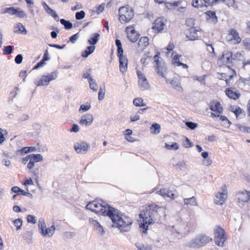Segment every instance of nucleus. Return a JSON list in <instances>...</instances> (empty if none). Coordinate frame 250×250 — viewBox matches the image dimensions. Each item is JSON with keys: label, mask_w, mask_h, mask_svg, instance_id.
<instances>
[{"label": "nucleus", "mask_w": 250, "mask_h": 250, "mask_svg": "<svg viewBox=\"0 0 250 250\" xmlns=\"http://www.w3.org/2000/svg\"><path fill=\"white\" fill-rule=\"evenodd\" d=\"M85 208L97 214L108 216L113 223L112 226L118 228L121 231L127 232L131 229L132 219L102 200L90 202Z\"/></svg>", "instance_id": "obj_1"}, {"label": "nucleus", "mask_w": 250, "mask_h": 250, "mask_svg": "<svg viewBox=\"0 0 250 250\" xmlns=\"http://www.w3.org/2000/svg\"><path fill=\"white\" fill-rule=\"evenodd\" d=\"M161 210H163L162 208L156 205L152 204L146 208L144 213L139 214L140 217L143 220V222L139 224V227L143 233H147L148 225L155 222L158 212Z\"/></svg>", "instance_id": "obj_2"}, {"label": "nucleus", "mask_w": 250, "mask_h": 250, "mask_svg": "<svg viewBox=\"0 0 250 250\" xmlns=\"http://www.w3.org/2000/svg\"><path fill=\"white\" fill-rule=\"evenodd\" d=\"M161 53L157 50H155V55L153 57L154 65V68L156 73L163 78H166L165 73L167 70V64L166 62H161L160 61L161 58Z\"/></svg>", "instance_id": "obj_3"}, {"label": "nucleus", "mask_w": 250, "mask_h": 250, "mask_svg": "<svg viewBox=\"0 0 250 250\" xmlns=\"http://www.w3.org/2000/svg\"><path fill=\"white\" fill-rule=\"evenodd\" d=\"M212 240V238L205 234H200L187 243V246L190 248L199 249L204 247Z\"/></svg>", "instance_id": "obj_4"}, {"label": "nucleus", "mask_w": 250, "mask_h": 250, "mask_svg": "<svg viewBox=\"0 0 250 250\" xmlns=\"http://www.w3.org/2000/svg\"><path fill=\"white\" fill-rule=\"evenodd\" d=\"M57 77L58 72L54 71L46 75H42L39 80L34 82V83L37 86H47L51 81L56 79Z\"/></svg>", "instance_id": "obj_5"}, {"label": "nucleus", "mask_w": 250, "mask_h": 250, "mask_svg": "<svg viewBox=\"0 0 250 250\" xmlns=\"http://www.w3.org/2000/svg\"><path fill=\"white\" fill-rule=\"evenodd\" d=\"M125 31L127 39L132 43L136 42L140 36L139 32L135 30L134 24L126 26Z\"/></svg>", "instance_id": "obj_6"}, {"label": "nucleus", "mask_w": 250, "mask_h": 250, "mask_svg": "<svg viewBox=\"0 0 250 250\" xmlns=\"http://www.w3.org/2000/svg\"><path fill=\"white\" fill-rule=\"evenodd\" d=\"M214 241L215 244L218 246L223 247L224 242L226 239L225 230L223 228L218 227L214 229Z\"/></svg>", "instance_id": "obj_7"}, {"label": "nucleus", "mask_w": 250, "mask_h": 250, "mask_svg": "<svg viewBox=\"0 0 250 250\" xmlns=\"http://www.w3.org/2000/svg\"><path fill=\"white\" fill-rule=\"evenodd\" d=\"M165 21H167V20L163 17H159L154 21L152 29L154 30L155 33L162 32L166 27Z\"/></svg>", "instance_id": "obj_8"}, {"label": "nucleus", "mask_w": 250, "mask_h": 250, "mask_svg": "<svg viewBox=\"0 0 250 250\" xmlns=\"http://www.w3.org/2000/svg\"><path fill=\"white\" fill-rule=\"evenodd\" d=\"M2 13H8L12 15H15L19 18H23L24 17H26L25 12L18 7L11 6L6 7L4 9Z\"/></svg>", "instance_id": "obj_9"}, {"label": "nucleus", "mask_w": 250, "mask_h": 250, "mask_svg": "<svg viewBox=\"0 0 250 250\" xmlns=\"http://www.w3.org/2000/svg\"><path fill=\"white\" fill-rule=\"evenodd\" d=\"M138 78V85L142 91L147 90L150 87V85L145 74L141 71L137 70L136 71Z\"/></svg>", "instance_id": "obj_10"}, {"label": "nucleus", "mask_w": 250, "mask_h": 250, "mask_svg": "<svg viewBox=\"0 0 250 250\" xmlns=\"http://www.w3.org/2000/svg\"><path fill=\"white\" fill-rule=\"evenodd\" d=\"M209 109L214 113L222 114L223 112L224 108L220 102L217 100H212L208 104Z\"/></svg>", "instance_id": "obj_11"}, {"label": "nucleus", "mask_w": 250, "mask_h": 250, "mask_svg": "<svg viewBox=\"0 0 250 250\" xmlns=\"http://www.w3.org/2000/svg\"><path fill=\"white\" fill-rule=\"evenodd\" d=\"M226 96L230 99L237 100L241 96V93L235 87L226 88L225 90Z\"/></svg>", "instance_id": "obj_12"}, {"label": "nucleus", "mask_w": 250, "mask_h": 250, "mask_svg": "<svg viewBox=\"0 0 250 250\" xmlns=\"http://www.w3.org/2000/svg\"><path fill=\"white\" fill-rule=\"evenodd\" d=\"M74 148L77 153L84 154L90 148V145L85 142H78L74 144Z\"/></svg>", "instance_id": "obj_13"}, {"label": "nucleus", "mask_w": 250, "mask_h": 250, "mask_svg": "<svg viewBox=\"0 0 250 250\" xmlns=\"http://www.w3.org/2000/svg\"><path fill=\"white\" fill-rule=\"evenodd\" d=\"M227 198V190L226 188L222 189V192H219L216 195L214 203L216 205H222L225 203Z\"/></svg>", "instance_id": "obj_14"}, {"label": "nucleus", "mask_w": 250, "mask_h": 250, "mask_svg": "<svg viewBox=\"0 0 250 250\" xmlns=\"http://www.w3.org/2000/svg\"><path fill=\"white\" fill-rule=\"evenodd\" d=\"M206 21L213 24H216L218 22V17L216 13L214 10H208L205 12Z\"/></svg>", "instance_id": "obj_15"}, {"label": "nucleus", "mask_w": 250, "mask_h": 250, "mask_svg": "<svg viewBox=\"0 0 250 250\" xmlns=\"http://www.w3.org/2000/svg\"><path fill=\"white\" fill-rule=\"evenodd\" d=\"M42 5L46 13L50 15L56 21H59V16L55 10L50 8L44 1H42Z\"/></svg>", "instance_id": "obj_16"}, {"label": "nucleus", "mask_w": 250, "mask_h": 250, "mask_svg": "<svg viewBox=\"0 0 250 250\" xmlns=\"http://www.w3.org/2000/svg\"><path fill=\"white\" fill-rule=\"evenodd\" d=\"M239 202H248L250 199V191L246 190L239 191L236 194Z\"/></svg>", "instance_id": "obj_17"}, {"label": "nucleus", "mask_w": 250, "mask_h": 250, "mask_svg": "<svg viewBox=\"0 0 250 250\" xmlns=\"http://www.w3.org/2000/svg\"><path fill=\"white\" fill-rule=\"evenodd\" d=\"M93 121V117L92 114L86 113L83 115L79 123L81 125L88 126L91 125Z\"/></svg>", "instance_id": "obj_18"}, {"label": "nucleus", "mask_w": 250, "mask_h": 250, "mask_svg": "<svg viewBox=\"0 0 250 250\" xmlns=\"http://www.w3.org/2000/svg\"><path fill=\"white\" fill-rule=\"evenodd\" d=\"M229 35L231 36L230 41H234V44H239L241 42V38L239 36V34L235 28H230L229 30Z\"/></svg>", "instance_id": "obj_19"}, {"label": "nucleus", "mask_w": 250, "mask_h": 250, "mask_svg": "<svg viewBox=\"0 0 250 250\" xmlns=\"http://www.w3.org/2000/svg\"><path fill=\"white\" fill-rule=\"evenodd\" d=\"M37 148L35 146H23L21 148L17 150L16 153L17 155H20L21 156H23L24 155L27 154L29 153L35 152Z\"/></svg>", "instance_id": "obj_20"}, {"label": "nucleus", "mask_w": 250, "mask_h": 250, "mask_svg": "<svg viewBox=\"0 0 250 250\" xmlns=\"http://www.w3.org/2000/svg\"><path fill=\"white\" fill-rule=\"evenodd\" d=\"M189 41H194L198 39L197 30L195 27H190L186 34Z\"/></svg>", "instance_id": "obj_21"}, {"label": "nucleus", "mask_w": 250, "mask_h": 250, "mask_svg": "<svg viewBox=\"0 0 250 250\" xmlns=\"http://www.w3.org/2000/svg\"><path fill=\"white\" fill-rule=\"evenodd\" d=\"M119 61L120 71L122 73L124 74L126 72L127 69L128 62V59L126 57L119 58Z\"/></svg>", "instance_id": "obj_22"}, {"label": "nucleus", "mask_w": 250, "mask_h": 250, "mask_svg": "<svg viewBox=\"0 0 250 250\" xmlns=\"http://www.w3.org/2000/svg\"><path fill=\"white\" fill-rule=\"evenodd\" d=\"M96 49V45H89L86 46L85 49L82 51L81 57L83 58L86 59L92 54Z\"/></svg>", "instance_id": "obj_23"}, {"label": "nucleus", "mask_w": 250, "mask_h": 250, "mask_svg": "<svg viewBox=\"0 0 250 250\" xmlns=\"http://www.w3.org/2000/svg\"><path fill=\"white\" fill-rule=\"evenodd\" d=\"M100 38V34L99 33H93L90 35L87 42L89 45H96Z\"/></svg>", "instance_id": "obj_24"}, {"label": "nucleus", "mask_w": 250, "mask_h": 250, "mask_svg": "<svg viewBox=\"0 0 250 250\" xmlns=\"http://www.w3.org/2000/svg\"><path fill=\"white\" fill-rule=\"evenodd\" d=\"M14 28H15L14 30L15 33L22 35H26L27 33V30L21 23H17L14 25Z\"/></svg>", "instance_id": "obj_25"}, {"label": "nucleus", "mask_w": 250, "mask_h": 250, "mask_svg": "<svg viewBox=\"0 0 250 250\" xmlns=\"http://www.w3.org/2000/svg\"><path fill=\"white\" fill-rule=\"evenodd\" d=\"M210 117L212 118H219V120L222 122H226L228 126L227 127H229V126L231 125V122L228 119V118L225 115H222L221 114H216L214 112H211V115Z\"/></svg>", "instance_id": "obj_26"}, {"label": "nucleus", "mask_w": 250, "mask_h": 250, "mask_svg": "<svg viewBox=\"0 0 250 250\" xmlns=\"http://www.w3.org/2000/svg\"><path fill=\"white\" fill-rule=\"evenodd\" d=\"M55 229V226L54 225H52L50 227H49L48 228H45L43 231H40V232L43 236H46L47 235L51 236L54 234Z\"/></svg>", "instance_id": "obj_27"}, {"label": "nucleus", "mask_w": 250, "mask_h": 250, "mask_svg": "<svg viewBox=\"0 0 250 250\" xmlns=\"http://www.w3.org/2000/svg\"><path fill=\"white\" fill-rule=\"evenodd\" d=\"M161 131V125L157 123H153L150 127V131L151 134L157 135Z\"/></svg>", "instance_id": "obj_28"}, {"label": "nucleus", "mask_w": 250, "mask_h": 250, "mask_svg": "<svg viewBox=\"0 0 250 250\" xmlns=\"http://www.w3.org/2000/svg\"><path fill=\"white\" fill-rule=\"evenodd\" d=\"M169 83L173 88L178 91H182L183 90V87L181 86V83L177 79H173L170 80Z\"/></svg>", "instance_id": "obj_29"}, {"label": "nucleus", "mask_w": 250, "mask_h": 250, "mask_svg": "<svg viewBox=\"0 0 250 250\" xmlns=\"http://www.w3.org/2000/svg\"><path fill=\"white\" fill-rule=\"evenodd\" d=\"M60 23L64 26V28L66 30L71 29L73 27V24L69 20H66L64 19H60Z\"/></svg>", "instance_id": "obj_30"}, {"label": "nucleus", "mask_w": 250, "mask_h": 250, "mask_svg": "<svg viewBox=\"0 0 250 250\" xmlns=\"http://www.w3.org/2000/svg\"><path fill=\"white\" fill-rule=\"evenodd\" d=\"M133 104L136 107H144L146 105V103L140 97L135 98L133 99Z\"/></svg>", "instance_id": "obj_31"}, {"label": "nucleus", "mask_w": 250, "mask_h": 250, "mask_svg": "<svg viewBox=\"0 0 250 250\" xmlns=\"http://www.w3.org/2000/svg\"><path fill=\"white\" fill-rule=\"evenodd\" d=\"M43 157H30L29 162L27 165V167L29 169H32L35 163L40 162L42 160Z\"/></svg>", "instance_id": "obj_32"}, {"label": "nucleus", "mask_w": 250, "mask_h": 250, "mask_svg": "<svg viewBox=\"0 0 250 250\" xmlns=\"http://www.w3.org/2000/svg\"><path fill=\"white\" fill-rule=\"evenodd\" d=\"M8 134V132L6 129L0 128V146L2 145L6 141Z\"/></svg>", "instance_id": "obj_33"}, {"label": "nucleus", "mask_w": 250, "mask_h": 250, "mask_svg": "<svg viewBox=\"0 0 250 250\" xmlns=\"http://www.w3.org/2000/svg\"><path fill=\"white\" fill-rule=\"evenodd\" d=\"M137 250H152V247L147 244L136 243L135 244Z\"/></svg>", "instance_id": "obj_34"}, {"label": "nucleus", "mask_w": 250, "mask_h": 250, "mask_svg": "<svg viewBox=\"0 0 250 250\" xmlns=\"http://www.w3.org/2000/svg\"><path fill=\"white\" fill-rule=\"evenodd\" d=\"M184 204L186 205L190 206H197L198 204L196 202V198L194 196L190 198L184 199Z\"/></svg>", "instance_id": "obj_35"}, {"label": "nucleus", "mask_w": 250, "mask_h": 250, "mask_svg": "<svg viewBox=\"0 0 250 250\" xmlns=\"http://www.w3.org/2000/svg\"><path fill=\"white\" fill-rule=\"evenodd\" d=\"M185 124L187 127V129L192 130L195 129L198 125V124L197 123L193 122L190 121H185L184 122Z\"/></svg>", "instance_id": "obj_36"}, {"label": "nucleus", "mask_w": 250, "mask_h": 250, "mask_svg": "<svg viewBox=\"0 0 250 250\" xmlns=\"http://www.w3.org/2000/svg\"><path fill=\"white\" fill-rule=\"evenodd\" d=\"M165 147L168 150H176L179 149V145L176 142H172L171 144L165 143Z\"/></svg>", "instance_id": "obj_37"}, {"label": "nucleus", "mask_w": 250, "mask_h": 250, "mask_svg": "<svg viewBox=\"0 0 250 250\" xmlns=\"http://www.w3.org/2000/svg\"><path fill=\"white\" fill-rule=\"evenodd\" d=\"M234 114H235L236 118L237 120L242 118L241 117H239L240 115H243L244 116L246 115L245 111L238 105H236V107L235 108V112Z\"/></svg>", "instance_id": "obj_38"}, {"label": "nucleus", "mask_w": 250, "mask_h": 250, "mask_svg": "<svg viewBox=\"0 0 250 250\" xmlns=\"http://www.w3.org/2000/svg\"><path fill=\"white\" fill-rule=\"evenodd\" d=\"M171 164L173 167H175L176 168H178L180 170H182L184 168L185 166V163L184 161H181L179 163H176L174 158L171 161Z\"/></svg>", "instance_id": "obj_39"}, {"label": "nucleus", "mask_w": 250, "mask_h": 250, "mask_svg": "<svg viewBox=\"0 0 250 250\" xmlns=\"http://www.w3.org/2000/svg\"><path fill=\"white\" fill-rule=\"evenodd\" d=\"M91 107V104L89 103H86V104H82L80 106L79 112L81 113L86 112L88 111Z\"/></svg>", "instance_id": "obj_40"}, {"label": "nucleus", "mask_w": 250, "mask_h": 250, "mask_svg": "<svg viewBox=\"0 0 250 250\" xmlns=\"http://www.w3.org/2000/svg\"><path fill=\"white\" fill-rule=\"evenodd\" d=\"M185 139L182 142L183 146L185 148H190L193 146V142L187 137L184 136Z\"/></svg>", "instance_id": "obj_41"}, {"label": "nucleus", "mask_w": 250, "mask_h": 250, "mask_svg": "<svg viewBox=\"0 0 250 250\" xmlns=\"http://www.w3.org/2000/svg\"><path fill=\"white\" fill-rule=\"evenodd\" d=\"M127 17H125V19H124V22L125 23L128 22L132 19H133L134 15V10L132 8H130V10H129V12L126 14Z\"/></svg>", "instance_id": "obj_42"}, {"label": "nucleus", "mask_w": 250, "mask_h": 250, "mask_svg": "<svg viewBox=\"0 0 250 250\" xmlns=\"http://www.w3.org/2000/svg\"><path fill=\"white\" fill-rule=\"evenodd\" d=\"M105 88L104 84L103 85V86H100L99 92H98V100L99 101H102L105 95Z\"/></svg>", "instance_id": "obj_43"}, {"label": "nucleus", "mask_w": 250, "mask_h": 250, "mask_svg": "<svg viewBox=\"0 0 250 250\" xmlns=\"http://www.w3.org/2000/svg\"><path fill=\"white\" fill-rule=\"evenodd\" d=\"M235 125L239 129L240 131L241 132L246 133H250V127L247 126L245 125H243L240 124H236Z\"/></svg>", "instance_id": "obj_44"}, {"label": "nucleus", "mask_w": 250, "mask_h": 250, "mask_svg": "<svg viewBox=\"0 0 250 250\" xmlns=\"http://www.w3.org/2000/svg\"><path fill=\"white\" fill-rule=\"evenodd\" d=\"M32 234L33 232L31 230L26 231L23 234V238L26 241V243H30L31 242Z\"/></svg>", "instance_id": "obj_45"}, {"label": "nucleus", "mask_w": 250, "mask_h": 250, "mask_svg": "<svg viewBox=\"0 0 250 250\" xmlns=\"http://www.w3.org/2000/svg\"><path fill=\"white\" fill-rule=\"evenodd\" d=\"M2 50L3 55H10L14 51V46L11 45H6Z\"/></svg>", "instance_id": "obj_46"}, {"label": "nucleus", "mask_w": 250, "mask_h": 250, "mask_svg": "<svg viewBox=\"0 0 250 250\" xmlns=\"http://www.w3.org/2000/svg\"><path fill=\"white\" fill-rule=\"evenodd\" d=\"M139 40L140 42L142 43V46H144L142 49L143 50L146 47L149 45V38L148 37L144 36L141 37Z\"/></svg>", "instance_id": "obj_47"}, {"label": "nucleus", "mask_w": 250, "mask_h": 250, "mask_svg": "<svg viewBox=\"0 0 250 250\" xmlns=\"http://www.w3.org/2000/svg\"><path fill=\"white\" fill-rule=\"evenodd\" d=\"M130 8L131 7L128 4L121 6L118 10V14H125L126 15L128 13L129 10H130Z\"/></svg>", "instance_id": "obj_48"}, {"label": "nucleus", "mask_w": 250, "mask_h": 250, "mask_svg": "<svg viewBox=\"0 0 250 250\" xmlns=\"http://www.w3.org/2000/svg\"><path fill=\"white\" fill-rule=\"evenodd\" d=\"M229 7H232L235 10L238 9V6L235 3V0H225V2L224 3Z\"/></svg>", "instance_id": "obj_49"}, {"label": "nucleus", "mask_w": 250, "mask_h": 250, "mask_svg": "<svg viewBox=\"0 0 250 250\" xmlns=\"http://www.w3.org/2000/svg\"><path fill=\"white\" fill-rule=\"evenodd\" d=\"M91 70H92V69L89 68L88 69L87 72L83 73L82 75L83 78L87 79L88 82H90V81H92V80L93 79L92 77L91 76V74L90 73V72L91 71Z\"/></svg>", "instance_id": "obj_50"}, {"label": "nucleus", "mask_w": 250, "mask_h": 250, "mask_svg": "<svg viewBox=\"0 0 250 250\" xmlns=\"http://www.w3.org/2000/svg\"><path fill=\"white\" fill-rule=\"evenodd\" d=\"M166 196L164 197L166 200L167 198H169L170 200L174 199L176 197L175 194L172 191L169 190L167 189V191L166 192Z\"/></svg>", "instance_id": "obj_51"}, {"label": "nucleus", "mask_w": 250, "mask_h": 250, "mask_svg": "<svg viewBox=\"0 0 250 250\" xmlns=\"http://www.w3.org/2000/svg\"><path fill=\"white\" fill-rule=\"evenodd\" d=\"M212 1L210 0H201V6L200 8L206 7L208 8L209 6H212Z\"/></svg>", "instance_id": "obj_52"}, {"label": "nucleus", "mask_w": 250, "mask_h": 250, "mask_svg": "<svg viewBox=\"0 0 250 250\" xmlns=\"http://www.w3.org/2000/svg\"><path fill=\"white\" fill-rule=\"evenodd\" d=\"M85 16V13L83 10L78 11L75 13V19L77 20H81Z\"/></svg>", "instance_id": "obj_53"}, {"label": "nucleus", "mask_w": 250, "mask_h": 250, "mask_svg": "<svg viewBox=\"0 0 250 250\" xmlns=\"http://www.w3.org/2000/svg\"><path fill=\"white\" fill-rule=\"evenodd\" d=\"M89 221L90 224L93 226L94 229L97 230L100 226L101 224L96 220L92 218H89Z\"/></svg>", "instance_id": "obj_54"}, {"label": "nucleus", "mask_w": 250, "mask_h": 250, "mask_svg": "<svg viewBox=\"0 0 250 250\" xmlns=\"http://www.w3.org/2000/svg\"><path fill=\"white\" fill-rule=\"evenodd\" d=\"M89 221L90 224L93 226L94 229L97 230L100 226L101 224L96 220L92 218H89Z\"/></svg>", "instance_id": "obj_55"}, {"label": "nucleus", "mask_w": 250, "mask_h": 250, "mask_svg": "<svg viewBox=\"0 0 250 250\" xmlns=\"http://www.w3.org/2000/svg\"><path fill=\"white\" fill-rule=\"evenodd\" d=\"M226 63H232V61H234V59L233 58V52L232 51L228 52L226 53Z\"/></svg>", "instance_id": "obj_56"}, {"label": "nucleus", "mask_w": 250, "mask_h": 250, "mask_svg": "<svg viewBox=\"0 0 250 250\" xmlns=\"http://www.w3.org/2000/svg\"><path fill=\"white\" fill-rule=\"evenodd\" d=\"M88 83L89 84V87L91 90H92L93 91H97L98 88V84L94 79L92 80V81L88 82Z\"/></svg>", "instance_id": "obj_57"}, {"label": "nucleus", "mask_w": 250, "mask_h": 250, "mask_svg": "<svg viewBox=\"0 0 250 250\" xmlns=\"http://www.w3.org/2000/svg\"><path fill=\"white\" fill-rule=\"evenodd\" d=\"M14 226L17 228V230H19L21 229V226L22 224V220L21 218L17 219L13 221Z\"/></svg>", "instance_id": "obj_58"}, {"label": "nucleus", "mask_w": 250, "mask_h": 250, "mask_svg": "<svg viewBox=\"0 0 250 250\" xmlns=\"http://www.w3.org/2000/svg\"><path fill=\"white\" fill-rule=\"evenodd\" d=\"M195 19L193 18H188L186 20L185 25L188 27H193L194 25Z\"/></svg>", "instance_id": "obj_59"}, {"label": "nucleus", "mask_w": 250, "mask_h": 250, "mask_svg": "<svg viewBox=\"0 0 250 250\" xmlns=\"http://www.w3.org/2000/svg\"><path fill=\"white\" fill-rule=\"evenodd\" d=\"M46 64V62L43 61L42 60H41L39 62H38L33 67V70L38 69L41 67H43L44 65Z\"/></svg>", "instance_id": "obj_60"}, {"label": "nucleus", "mask_w": 250, "mask_h": 250, "mask_svg": "<svg viewBox=\"0 0 250 250\" xmlns=\"http://www.w3.org/2000/svg\"><path fill=\"white\" fill-rule=\"evenodd\" d=\"M175 1L173 2L165 1V4L166 8L168 10H171L173 7H177V4H175Z\"/></svg>", "instance_id": "obj_61"}, {"label": "nucleus", "mask_w": 250, "mask_h": 250, "mask_svg": "<svg viewBox=\"0 0 250 250\" xmlns=\"http://www.w3.org/2000/svg\"><path fill=\"white\" fill-rule=\"evenodd\" d=\"M38 228L40 231H43L46 228L45 223L43 219H40L38 222Z\"/></svg>", "instance_id": "obj_62"}, {"label": "nucleus", "mask_w": 250, "mask_h": 250, "mask_svg": "<svg viewBox=\"0 0 250 250\" xmlns=\"http://www.w3.org/2000/svg\"><path fill=\"white\" fill-rule=\"evenodd\" d=\"M212 161L210 157H203L202 163L206 166H209L212 164Z\"/></svg>", "instance_id": "obj_63"}, {"label": "nucleus", "mask_w": 250, "mask_h": 250, "mask_svg": "<svg viewBox=\"0 0 250 250\" xmlns=\"http://www.w3.org/2000/svg\"><path fill=\"white\" fill-rule=\"evenodd\" d=\"M15 62L17 64L22 63L23 61V55L21 54H18L15 58Z\"/></svg>", "instance_id": "obj_64"}]
</instances>
